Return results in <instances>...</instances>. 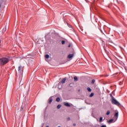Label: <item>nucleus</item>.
Wrapping results in <instances>:
<instances>
[{
	"mask_svg": "<svg viewBox=\"0 0 127 127\" xmlns=\"http://www.w3.org/2000/svg\"><path fill=\"white\" fill-rule=\"evenodd\" d=\"M10 61V57H6L0 58V66H4Z\"/></svg>",
	"mask_w": 127,
	"mask_h": 127,
	"instance_id": "1",
	"label": "nucleus"
},
{
	"mask_svg": "<svg viewBox=\"0 0 127 127\" xmlns=\"http://www.w3.org/2000/svg\"><path fill=\"white\" fill-rule=\"evenodd\" d=\"M23 66H19L18 67V74L20 76H22V74H23Z\"/></svg>",
	"mask_w": 127,
	"mask_h": 127,
	"instance_id": "2",
	"label": "nucleus"
},
{
	"mask_svg": "<svg viewBox=\"0 0 127 127\" xmlns=\"http://www.w3.org/2000/svg\"><path fill=\"white\" fill-rule=\"evenodd\" d=\"M111 102L113 105H116V106H121V104L120 103V102L117 101V100L115 99L114 97H112Z\"/></svg>",
	"mask_w": 127,
	"mask_h": 127,
	"instance_id": "3",
	"label": "nucleus"
},
{
	"mask_svg": "<svg viewBox=\"0 0 127 127\" xmlns=\"http://www.w3.org/2000/svg\"><path fill=\"white\" fill-rule=\"evenodd\" d=\"M114 117L116 119V121L118 120V118H119V112H116Z\"/></svg>",
	"mask_w": 127,
	"mask_h": 127,
	"instance_id": "4",
	"label": "nucleus"
},
{
	"mask_svg": "<svg viewBox=\"0 0 127 127\" xmlns=\"http://www.w3.org/2000/svg\"><path fill=\"white\" fill-rule=\"evenodd\" d=\"M74 57V54H69L68 55L67 58L68 59H71V58H72V57Z\"/></svg>",
	"mask_w": 127,
	"mask_h": 127,
	"instance_id": "5",
	"label": "nucleus"
},
{
	"mask_svg": "<svg viewBox=\"0 0 127 127\" xmlns=\"http://www.w3.org/2000/svg\"><path fill=\"white\" fill-rule=\"evenodd\" d=\"M64 104L66 107H71V105H70L67 102H64Z\"/></svg>",
	"mask_w": 127,
	"mask_h": 127,
	"instance_id": "6",
	"label": "nucleus"
},
{
	"mask_svg": "<svg viewBox=\"0 0 127 127\" xmlns=\"http://www.w3.org/2000/svg\"><path fill=\"white\" fill-rule=\"evenodd\" d=\"M65 82H66V78H64L61 81L62 84H65Z\"/></svg>",
	"mask_w": 127,
	"mask_h": 127,
	"instance_id": "7",
	"label": "nucleus"
},
{
	"mask_svg": "<svg viewBox=\"0 0 127 127\" xmlns=\"http://www.w3.org/2000/svg\"><path fill=\"white\" fill-rule=\"evenodd\" d=\"M52 101H53V99H52V97H50L49 99V104H51V103H52Z\"/></svg>",
	"mask_w": 127,
	"mask_h": 127,
	"instance_id": "8",
	"label": "nucleus"
},
{
	"mask_svg": "<svg viewBox=\"0 0 127 127\" xmlns=\"http://www.w3.org/2000/svg\"><path fill=\"white\" fill-rule=\"evenodd\" d=\"M49 55H45V58H46V59H49Z\"/></svg>",
	"mask_w": 127,
	"mask_h": 127,
	"instance_id": "9",
	"label": "nucleus"
},
{
	"mask_svg": "<svg viewBox=\"0 0 127 127\" xmlns=\"http://www.w3.org/2000/svg\"><path fill=\"white\" fill-rule=\"evenodd\" d=\"M74 82H77V81H78V77L77 76H74Z\"/></svg>",
	"mask_w": 127,
	"mask_h": 127,
	"instance_id": "10",
	"label": "nucleus"
},
{
	"mask_svg": "<svg viewBox=\"0 0 127 127\" xmlns=\"http://www.w3.org/2000/svg\"><path fill=\"white\" fill-rule=\"evenodd\" d=\"M114 122V119H111L108 121L109 124H111Z\"/></svg>",
	"mask_w": 127,
	"mask_h": 127,
	"instance_id": "11",
	"label": "nucleus"
},
{
	"mask_svg": "<svg viewBox=\"0 0 127 127\" xmlns=\"http://www.w3.org/2000/svg\"><path fill=\"white\" fill-rule=\"evenodd\" d=\"M87 90L88 91V92H92V89L90 87H87Z\"/></svg>",
	"mask_w": 127,
	"mask_h": 127,
	"instance_id": "12",
	"label": "nucleus"
},
{
	"mask_svg": "<svg viewBox=\"0 0 127 127\" xmlns=\"http://www.w3.org/2000/svg\"><path fill=\"white\" fill-rule=\"evenodd\" d=\"M111 114V112L110 111H107V113H106V115L107 116H109V115H110Z\"/></svg>",
	"mask_w": 127,
	"mask_h": 127,
	"instance_id": "13",
	"label": "nucleus"
},
{
	"mask_svg": "<svg viewBox=\"0 0 127 127\" xmlns=\"http://www.w3.org/2000/svg\"><path fill=\"white\" fill-rule=\"evenodd\" d=\"M95 82H96V80L95 79H92L91 81V84H95Z\"/></svg>",
	"mask_w": 127,
	"mask_h": 127,
	"instance_id": "14",
	"label": "nucleus"
},
{
	"mask_svg": "<svg viewBox=\"0 0 127 127\" xmlns=\"http://www.w3.org/2000/svg\"><path fill=\"white\" fill-rule=\"evenodd\" d=\"M61 104H59L58 106H57V109H60V108H61Z\"/></svg>",
	"mask_w": 127,
	"mask_h": 127,
	"instance_id": "15",
	"label": "nucleus"
},
{
	"mask_svg": "<svg viewBox=\"0 0 127 127\" xmlns=\"http://www.w3.org/2000/svg\"><path fill=\"white\" fill-rule=\"evenodd\" d=\"M94 96V93H91V94H90V95H89V97H90V98H92V97H93Z\"/></svg>",
	"mask_w": 127,
	"mask_h": 127,
	"instance_id": "16",
	"label": "nucleus"
},
{
	"mask_svg": "<svg viewBox=\"0 0 127 127\" xmlns=\"http://www.w3.org/2000/svg\"><path fill=\"white\" fill-rule=\"evenodd\" d=\"M56 101L57 102H60V98L57 97V99H56Z\"/></svg>",
	"mask_w": 127,
	"mask_h": 127,
	"instance_id": "17",
	"label": "nucleus"
},
{
	"mask_svg": "<svg viewBox=\"0 0 127 127\" xmlns=\"http://www.w3.org/2000/svg\"><path fill=\"white\" fill-rule=\"evenodd\" d=\"M102 121H103V118L102 117H100V120H99V123H101Z\"/></svg>",
	"mask_w": 127,
	"mask_h": 127,
	"instance_id": "18",
	"label": "nucleus"
},
{
	"mask_svg": "<svg viewBox=\"0 0 127 127\" xmlns=\"http://www.w3.org/2000/svg\"><path fill=\"white\" fill-rule=\"evenodd\" d=\"M62 44H65V41L63 40V41H62Z\"/></svg>",
	"mask_w": 127,
	"mask_h": 127,
	"instance_id": "19",
	"label": "nucleus"
},
{
	"mask_svg": "<svg viewBox=\"0 0 127 127\" xmlns=\"http://www.w3.org/2000/svg\"><path fill=\"white\" fill-rule=\"evenodd\" d=\"M100 127H107V126H106V125H104L101 126Z\"/></svg>",
	"mask_w": 127,
	"mask_h": 127,
	"instance_id": "20",
	"label": "nucleus"
},
{
	"mask_svg": "<svg viewBox=\"0 0 127 127\" xmlns=\"http://www.w3.org/2000/svg\"><path fill=\"white\" fill-rule=\"evenodd\" d=\"M67 121H70V118H67Z\"/></svg>",
	"mask_w": 127,
	"mask_h": 127,
	"instance_id": "21",
	"label": "nucleus"
},
{
	"mask_svg": "<svg viewBox=\"0 0 127 127\" xmlns=\"http://www.w3.org/2000/svg\"><path fill=\"white\" fill-rule=\"evenodd\" d=\"M73 127H76V124L74 123V124H73Z\"/></svg>",
	"mask_w": 127,
	"mask_h": 127,
	"instance_id": "22",
	"label": "nucleus"
},
{
	"mask_svg": "<svg viewBox=\"0 0 127 127\" xmlns=\"http://www.w3.org/2000/svg\"><path fill=\"white\" fill-rule=\"evenodd\" d=\"M103 76H104V75H101L100 77H103Z\"/></svg>",
	"mask_w": 127,
	"mask_h": 127,
	"instance_id": "23",
	"label": "nucleus"
},
{
	"mask_svg": "<svg viewBox=\"0 0 127 127\" xmlns=\"http://www.w3.org/2000/svg\"><path fill=\"white\" fill-rule=\"evenodd\" d=\"M71 84L70 83V84H69V86L70 87H71Z\"/></svg>",
	"mask_w": 127,
	"mask_h": 127,
	"instance_id": "24",
	"label": "nucleus"
},
{
	"mask_svg": "<svg viewBox=\"0 0 127 127\" xmlns=\"http://www.w3.org/2000/svg\"><path fill=\"white\" fill-rule=\"evenodd\" d=\"M46 127H49V126H47Z\"/></svg>",
	"mask_w": 127,
	"mask_h": 127,
	"instance_id": "25",
	"label": "nucleus"
},
{
	"mask_svg": "<svg viewBox=\"0 0 127 127\" xmlns=\"http://www.w3.org/2000/svg\"><path fill=\"white\" fill-rule=\"evenodd\" d=\"M17 73H16V76H17Z\"/></svg>",
	"mask_w": 127,
	"mask_h": 127,
	"instance_id": "26",
	"label": "nucleus"
},
{
	"mask_svg": "<svg viewBox=\"0 0 127 127\" xmlns=\"http://www.w3.org/2000/svg\"><path fill=\"white\" fill-rule=\"evenodd\" d=\"M68 47H70V45L68 46Z\"/></svg>",
	"mask_w": 127,
	"mask_h": 127,
	"instance_id": "27",
	"label": "nucleus"
},
{
	"mask_svg": "<svg viewBox=\"0 0 127 127\" xmlns=\"http://www.w3.org/2000/svg\"><path fill=\"white\" fill-rule=\"evenodd\" d=\"M61 127L60 126H59V127Z\"/></svg>",
	"mask_w": 127,
	"mask_h": 127,
	"instance_id": "28",
	"label": "nucleus"
}]
</instances>
